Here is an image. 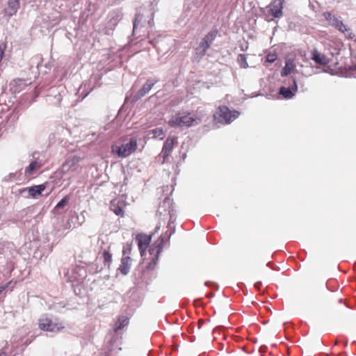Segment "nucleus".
I'll list each match as a JSON object with an SVG mask.
<instances>
[{"instance_id":"nucleus-33","label":"nucleus","mask_w":356,"mask_h":356,"mask_svg":"<svg viewBox=\"0 0 356 356\" xmlns=\"http://www.w3.org/2000/svg\"><path fill=\"white\" fill-rule=\"evenodd\" d=\"M155 136H163L164 135V132L163 129L156 128L152 131Z\"/></svg>"},{"instance_id":"nucleus-22","label":"nucleus","mask_w":356,"mask_h":356,"mask_svg":"<svg viewBox=\"0 0 356 356\" xmlns=\"http://www.w3.org/2000/svg\"><path fill=\"white\" fill-rule=\"evenodd\" d=\"M44 188L45 186L44 184L35 185L29 188V193L32 197H36L40 195Z\"/></svg>"},{"instance_id":"nucleus-15","label":"nucleus","mask_w":356,"mask_h":356,"mask_svg":"<svg viewBox=\"0 0 356 356\" xmlns=\"http://www.w3.org/2000/svg\"><path fill=\"white\" fill-rule=\"evenodd\" d=\"M20 8L19 0H8V6L4 9V15L8 17H11L16 15Z\"/></svg>"},{"instance_id":"nucleus-10","label":"nucleus","mask_w":356,"mask_h":356,"mask_svg":"<svg viewBox=\"0 0 356 356\" xmlns=\"http://www.w3.org/2000/svg\"><path fill=\"white\" fill-rule=\"evenodd\" d=\"M157 82V79H154L152 78L148 79L146 81L145 83L143 86V87L134 95L133 97V101H138V99L144 97L145 95H147L151 90V89L155 85V83Z\"/></svg>"},{"instance_id":"nucleus-39","label":"nucleus","mask_w":356,"mask_h":356,"mask_svg":"<svg viewBox=\"0 0 356 356\" xmlns=\"http://www.w3.org/2000/svg\"><path fill=\"white\" fill-rule=\"evenodd\" d=\"M0 356H7V353L5 351H1Z\"/></svg>"},{"instance_id":"nucleus-36","label":"nucleus","mask_w":356,"mask_h":356,"mask_svg":"<svg viewBox=\"0 0 356 356\" xmlns=\"http://www.w3.org/2000/svg\"><path fill=\"white\" fill-rule=\"evenodd\" d=\"M10 284V282H8V283L5 284L4 285H3V286H0V294H1V293L4 290H6V289L8 287V286H9V284Z\"/></svg>"},{"instance_id":"nucleus-27","label":"nucleus","mask_w":356,"mask_h":356,"mask_svg":"<svg viewBox=\"0 0 356 356\" xmlns=\"http://www.w3.org/2000/svg\"><path fill=\"white\" fill-rule=\"evenodd\" d=\"M70 197L68 195L65 196L54 207V210H59L63 209L69 202Z\"/></svg>"},{"instance_id":"nucleus-2","label":"nucleus","mask_w":356,"mask_h":356,"mask_svg":"<svg viewBox=\"0 0 356 356\" xmlns=\"http://www.w3.org/2000/svg\"><path fill=\"white\" fill-rule=\"evenodd\" d=\"M218 31L216 29L209 32L200 42L197 47L195 49V57L197 59H202L206 54L211 44L215 40Z\"/></svg>"},{"instance_id":"nucleus-28","label":"nucleus","mask_w":356,"mask_h":356,"mask_svg":"<svg viewBox=\"0 0 356 356\" xmlns=\"http://www.w3.org/2000/svg\"><path fill=\"white\" fill-rule=\"evenodd\" d=\"M238 63L243 68H247L248 67V64L247 63L246 57L244 54H239L238 56Z\"/></svg>"},{"instance_id":"nucleus-45","label":"nucleus","mask_w":356,"mask_h":356,"mask_svg":"<svg viewBox=\"0 0 356 356\" xmlns=\"http://www.w3.org/2000/svg\"><path fill=\"white\" fill-rule=\"evenodd\" d=\"M354 42L356 43V38L354 40Z\"/></svg>"},{"instance_id":"nucleus-34","label":"nucleus","mask_w":356,"mask_h":356,"mask_svg":"<svg viewBox=\"0 0 356 356\" xmlns=\"http://www.w3.org/2000/svg\"><path fill=\"white\" fill-rule=\"evenodd\" d=\"M350 74H351V76H353V77L356 78V64H354V65L350 67Z\"/></svg>"},{"instance_id":"nucleus-20","label":"nucleus","mask_w":356,"mask_h":356,"mask_svg":"<svg viewBox=\"0 0 356 356\" xmlns=\"http://www.w3.org/2000/svg\"><path fill=\"white\" fill-rule=\"evenodd\" d=\"M131 259L129 256L123 257L122 258L121 264L118 268V270L122 274L126 275L129 273L131 265Z\"/></svg>"},{"instance_id":"nucleus-30","label":"nucleus","mask_w":356,"mask_h":356,"mask_svg":"<svg viewBox=\"0 0 356 356\" xmlns=\"http://www.w3.org/2000/svg\"><path fill=\"white\" fill-rule=\"evenodd\" d=\"M341 33H344L345 35L350 39H353L355 37V35L353 33L351 29L346 26H345V29H343V31H341Z\"/></svg>"},{"instance_id":"nucleus-7","label":"nucleus","mask_w":356,"mask_h":356,"mask_svg":"<svg viewBox=\"0 0 356 356\" xmlns=\"http://www.w3.org/2000/svg\"><path fill=\"white\" fill-rule=\"evenodd\" d=\"M219 117L224 121L225 124H230L232 121L236 119L240 113L237 111H231L226 106H219Z\"/></svg>"},{"instance_id":"nucleus-41","label":"nucleus","mask_w":356,"mask_h":356,"mask_svg":"<svg viewBox=\"0 0 356 356\" xmlns=\"http://www.w3.org/2000/svg\"><path fill=\"white\" fill-rule=\"evenodd\" d=\"M261 284V282H258L255 283L254 286L257 288H259Z\"/></svg>"},{"instance_id":"nucleus-1","label":"nucleus","mask_w":356,"mask_h":356,"mask_svg":"<svg viewBox=\"0 0 356 356\" xmlns=\"http://www.w3.org/2000/svg\"><path fill=\"white\" fill-rule=\"evenodd\" d=\"M200 119L188 111H180L172 115L168 121L170 127H190L200 123Z\"/></svg>"},{"instance_id":"nucleus-40","label":"nucleus","mask_w":356,"mask_h":356,"mask_svg":"<svg viewBox=\"0 0 356 356\" xmlns=\"http://www.w3.org/2000/svg\"><path fill=\"white\" fill-rule=\"evenodd\" d=\"M137 26V19L136 18L134 23V29H135Z\"/></svg>"},{"instance_id":"nucleus-32","label":"nucleus","mask_w":356,"mask_h":356,"mask_svg":"<svg viewBox=\"0 0 356 356\" xmlns=\"http://www.w3.org/2000/svg\"><path fill=\"white\" fill-rule=\"evenodd\" d=\"M74 215L77 219V225H81L85 222V216H83V212L81 213V216H79L76 213H74Z\"/></svg>"},{"instance_id":"nucleus-8","label":"nucleus","mask_w":356,"mask_h":356,"mask_svg":"<svg viewBox=\"0 0 356 356\" xmlns=\"http://www.w3.org/2000/svg\"><path fill=\"white\" fill-rule=\"evenodd\" d=\"M39 327L40 330L47 332H58L64 327L60 323H55L51 319L41 318L39 321Z\"/></svg>"},{"instance_id":"nucleus-5","label":"nucleus","mask_w":356,"mask_h":356,"mask_svg":"<svg viewBox=\"0 0 356 356\" xmlns=\"http://www.w3.org/2000/svg\"><path fill=\"white\" fill-rule=\"evenodd\" d=\"M285 0H274L267 7L268 13L273 17L271 19H267L268 21H272L273 18H280L283 15V5Z\"/></svg>"},{"instance_id":"nucleus-14","label":"nucleus","mask_w":356,"mask_h":356,"mask_svg":"<svg viewBox=\"0 0 356 356\" xmlns=\"http://www.w3.org/2000/svg\"><path fill=\"white\" fill-rule=\"evenodd\" d=\"M175 143H177V138L175 137H173V138L169 137L165 141L163 148H162L161 154L163 159V161L162 163H164L166 159L170 154Z\"/></svg>"},{"instance_id":"nucleus-26","label":"nucleus","mask_w":356,"mask_h":356,"mask_svg":"<svg viewBox=\"0 0 356 356\" xmlns=\"http://www.w3.org/2000/svg\"><path fill=\"white\" fill-rule=\"evenodd\" d=\"M293 67V65L292 63L286 62L285 66L281 70V76L282 77L288 76L289 74H291Z\"/></svg>"},{"instance_id":"nucleus-43","label":"nucleus","mask_w":356,"mask_h":356,"mask_svg":"<svg viewBox=\"0 0 356 356\" xmlns=\"http://www.w3.org/2000/svg\"><path fill=\"white\" fill-rule=\"evenodd\" d=\"M154 249H152V248H150V249H149V253H150L151 254H153V252H154Z\"/></svg>"},{"instance_id":"nucleus-44","label":"nucleus","mask_w":356,"mask_h":356,"mask_svg":"<svg viewBox=\"0 0 356 356\" xmlns=\"http://www.w3.org/2000/svg\"><path fill=\"white\" fill-rule=\"evenodd\" d=\"M161 225H157L156 227V231L159 230L160 229Z\"/></svg>"},{"instance_id":"nucleus-3","label":"nucleus","mask_w":356,"mask_h":356,"mask_svg":"<svg viewBox=\"0 0 356 356\" xmlns=\"http://www.w3.org/2000/svg\"><path fill=\"white\" fill-rule=\"evenodd\" d=\"M149 42L156 49L158 54L165 55L171 51L175 44V40L170 37L159 36L154 40H150Z\"/></svg>"},{"instance_id":"nucleus-23","label":"nucleus","mask_w":356,"mask_h":356,"mask_svg":"<svg viewBox=\"0 0 356 356\" xmlns=\"http://www.w3.org/2000/svg\"><path fill=\"white\" fill-rule=\"evenodd\" d=\"M119 201L113 200L111 202V209L117 215L122 216L124 215V210L121 206L118 205Z\"/></svg>"},{"instance_id":"nucleus-18","label":"nucleus","mask_w":356,"mask_h":356,"mask_svg":"<svg viewBox=\"0 0 356 356\" xmlns=\"http://www.w3.org/2000/svg\"><path fill=\"white\" fill-rule=\"evenodd\" d=\"M28 85L26 80L17 79L10 83V90L13 93H19L21 91L24 90Z\"/></svg>"},{"instance_id":"nucleus-24","label":"nucleus","mask_w":356,"mask_h":356,"mask_svg":"<svg viewBox=\"0 0 356 356\" xmlns=\"http://www.w3.org/2000/svg\"><path fill=\"white\" fill-rule=\"evenodd\" d=\"M29 332V330L26 327H22L17 331V334L13 337V341L18 342L22 340L24 336Z\"/></svg>"},{"instance_id":"nucleus-12","label":"nucleus","mask_w":356,"mask_h":356,"mask_svg":"<svg viewBox=\"0 0 356 356\" xmlns=\"http://www.w3.org/2000/svg\"><path fill=\"white\" fill-rule=\"evenodd\" d=\"M323 15L328 22L329 24L331 26L334 27L339 31L341 32V31L345 29L346 25L343 23V22L339 19L335 15H333L330 12H325Z\"/></svg>"},{"instance_id":"nucleus-31","label":"nucleus","mask_w":356,"mask_h":356,"mask_svg":"<svg viewBox=\"0 0 356 356\" xmlns=\"http://www.w3.org/2000/svg\"><path fill=\"white\" fill-rule=\"evenodd\" d=\"M103 257H104L105 264H107L108 266H109L112 261L111 254L109 253L108 251H104L103 253Z\"/></svg>"},{"instance_id":"nucleus-6","label":"nucleus","mask_w":356,"mask_h":356,"mask_svg":"<svg viewBox=\"0 0 356 356\" xmlns=\"http://www.w3.org/2000/svg\"><path fill=\"white\" fill-rule=\"evenodd\" d=\"M109 19L106 23V26L101 31L105 35H111L118 24L122 19V14L120 12H113L110 13Z\"/></svg>"},{"instance_id":"nucleus-42","label":"nucleus","mask_w":356,"mask_h":356,"mask_svg":"<svg viewBox=\"0 0 356 356\" xmlns=\"http://www.w3.org/2000/svg\"><path fill=\"white\" fill-rule=\"evenodd\" d=\"M94 87H95V86H94L92 88H90V91L87 92L85 94L84 97H86V96L90 93V92L92 90V88H93Z\"/></svg>"},{"instance_id":"nucleus-37","label":"nucleus","mask_w":356,"mask_h":356,"mask_svg":"<svg viewBox=\"0 0 356 356\" xmlns=\"http://www.w3.org/2000/svg\"><path fill=\"white\" fill-rule=\"evenodd\" d=\"M275 60V57L274 55H268L267 61L269 63H273Z\"/></svg>"},{"instance_id":"nucleus-4","label":"nucleus","mask_w":356,"mask_h":356,"mask_svg":"<svg viewBox=\"0 0 356 356\" xmlns=\"http://www.w3.org/2000/svg\"><path fill=\"white\" fill-rule=\"evenodd\" d=\"M137 147V140L135 138H131L127 143L118 146L112 145V152L120 158H125L129 156Z\"/></svg>"},{"instance_id":"nucleus-11","label":"nucleus","mask_w":356,"mask_h":356,"mask_svg":"<svg viewBox=\"0 0 356 356\" xmlns=\"http://www.w3.org/2000/svg\"><path fill=\"white\" fill-rule=\"evenodd\" d=\"M170 210L175 211L173 207V200L170 197H166L160 204L158 213L161 216H170Z\"/></svg>"},{"instance_id":"nucleus-13","label":"nucleus","mask_w":356,"mask_h":356,"mask_svg":"<svg viewBox=\"0 0 356 356\" xmlns=\"http://www.w3.org/2000/svg\"><path fill=\"white\" fill-rule=\"evenodd\" d=\"M292 85L289 87L282 86L279 90V94L281 95L284 99H291L298 90V86L296 81L293 79L291 80Z\"/></svg>"},{"instance_id":"nucleus-9","label":"nucleus","mask_w":356,"mask_h":356,"mask_svg":"<svg viewBox=\"0 0 356 356\" xmlns=\"http://www.w3.org/2000/svg\"><path fill=\"white\" fill-rule=\"evenodd\" d=\"M170 211H171L172 214L170 216H168L169 221H168V224L169 233H168V231H167L164 235H161L160 236V240H161L160 243L163 245L165 243H166L169 240L170 236L175 232V222L176 220L175 211L170 210Z\"/></svg>"},{"instance_id":"nucleus-21","label":"nucleus","mask_w":356,"mask_h":356,"mask_svg":"<svg viewBox=\"0 0 356 356\" xmlns=\"http://www.w3.org/2000/svg\"><path fill=\"white\" fill-rule=\"evenodd\" d=\"M129 323V318L125 316H121L119 317L118 322L114 327V332H117L119 330L123 329Z\"/></svg>"},{"instance_id":"nucleus-25","label":"nucleus","mask_w":356,"mask_h":356,"mask_svg":"<svg viewBox=\"0 0 356 356\" xmlns=\"http://www.w3.org/2000/svg\"><path fill=\"white\" fill-rule=\"evenodd\" d=\"M163 244L159 243L157 247L156 250V255H155L154 257H152L151 262L149 264L147 268L148 269H153L154 266L156 264V262L158 261V255L161 252V251L163 249Z\"/></svg>"},{"instance_id":"nucleus-35","label":"nucleus","mask_w":356,"mask_h":356,"mask_svg":"<svg viewBox=\"0 0 356 356\" xmlns=\"http://www.w3.org/2000/svg\"><path fill=\"white\" fill-rule=\"evenodd\" d=\"M130 251H131L130 248H129V247H127V248L124 247L123 251H122L123 257H127V254H129Z\"/></svg>"},{"instance_id":"nucleus-19","label":"nucleus","mask_w":356,"mask_h":356,"mask_svg":"<svg viewBox=\"0 0 356 356\" xmlns=\"http://www.w3.org/2000/svg\"><path fill=\"white\" fill-rule=\"evenodd\" d=\"M312 59L317 64L326 65L329 63V59L324 55L314 49L312 54Z\"/></svg>"},{"instance_id":"nucleus-29","label":"nucleus","mask_w":356,"mask_h":356,"mask_svg":"<svg viewBox=\"0 0 356 356\" xmlns=\"http://www.w3.org/2000/svg\"><path fill=\"white\" fill-rule=\"evenodd\" d=\"M39 166L40 165L37 161L31 162L25 170L26 174H31V172Z\"/></svg>"},{"instance_id":"nucleus-38","label":"nucleus","mask_w":356,"mask_h":356,"mask_svg":"<svg viewBox=\"0 0 356 356\" xmlns=\"http://www.w3.org/2000/svg\"><path fill=\"white\" fill-rule=\"evenodd\" d=\"M97 77L96 76H91L90 79L89 80L90 83H91L92 81H96Z\"/></svg>"},{"instance_id":"nucleus-16","label":"nucleus","mask_w":356,"mask_h":356,"mask_svg":"<svg viewBox=\"0 0 356 356\" xmlns=\"http://www.w3.org/2000/svg\"><path fill=\"white\" fill-rule=\"evenodd\" d=\"M80 161V157L74 156L72 158H69L62 166V171L64 173L70 171H75L78 168L77 163Z\"/></svg>"},{"instance_id":"nucleus-17","label":"nucleus","mask_w":356,"mask_h":356,"mask_svg":"<svg viewBox=\"0 0 356 356\" xmlns=\"http://www.w3.org/2000/svg\"><path fill=\"white\" fill-rule=\"evenodd\" d=\"M136 240L138 241V245L140 254L141 256H143L145 250L151 241V236L146 234H139L136 236Z\"/></svg>"}]
</instances>
